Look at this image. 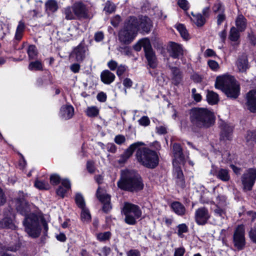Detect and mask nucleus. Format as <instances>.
<instances>
[{
    "label": "nucleus",
    "instance_id": "obj_1",
    "mask_svg": "<svg viewBox=\"0 0 256 256\" xmlns=\"http://www.w3.org/2000/svg\"><path fill=\"white\" fill-rule=\"evenodd\" d=\"M190 120L194 132L197 129L208 128L215 122L213 112L206 108H194L190 112Z\"/></svg>",
    "mask_w": 256,
    "mask_h": 256
},
{
    "label": "nucleus",
    "instance_id": "obj_2",
    "mask_svg": "<svg viewBox=\"0 0 256 256\" xmlns=\"http://www.w3.org/2000/svg\"><path fill=\"white\" fill-rule=\"evenodd\" d=\"M117 184L120 189L130 192L142 190L144 186L142 178L134 170H122L121 177Z\"/></svg>",
    "mask_w": 256,
    "mask_h": 256
},
{
    "label": "nucleus",
    "instance_id": "obj_3",
    "mask_svg": "<svg viewBox=\"0 0 256 256\" xmlns=\"http://www.w3.org/2000/svg\"><path fill=\"white\" fill-rule=\"evenodd\" d=\"M215 87L222 90L228 97L236 98L240 94V86L234 76L224 75L217 77Z\"/></svg>",
    "mask_w": 256,
    "mask_h": 256
},
{
    "label": "nucleus",
    "instance_id": "obj_4",
    "mask_svg": "<svg viewBox=\"0 0 256 256\" xmlns=\"http://www.w3.org/2000/svg\"><path fill=\"white\" fill-rule=\"evenodd\" d=\"M138 26L136 18L130 16L127 19L118 34V40L122 44L127 45L133 42L138 34Z\"/></svg>",
    "mask_w": 256,
    "mask_h": 256
},
{
    "label": "nucleus",
    "instance_id": "obj_5",
    "mask_svg": "<svg viewBox=\"0 0 256 256\" xmlns=\"http://www.w3.org/2000/svg\"><path fill=\"white\" fill-rule=\"evenodd\" d=\"M136 149V156L138 162L148 168H154L158 164V157L155 151L145 147Z\"/></svg>",
    "mask_w": 256,
    "mask_h": 256
},
{
    "label": "nucleus",
    "instance_id": "obj_6",
    "mask_svg": "<svg viewBox=\"0 0 256 256\" xmlns=\"http://www.w3.org/2000/svg\"><path fill=\"white\" fill-rule=\"evenodd\" d=\"M122 212L125 216L124 222L130 225L135 224L136 220L140 218L142 214L138 205L128 202H124Z\"/></svg>",
    "mask_w": 256,
    "mask_h": 256
},
{
    "label": "nucleus",
    "instance_id": "obj_7",
    "mask_svg": "<svg viewBox=\"0 0 256 256\" xmlns=\"http://www.w3.org/2000/svg\"><path fill=\"white\" fill-rule=\"evenodd\" d=\"M25 230L28 235L33 238L40 236L41 226L38 216L34 214L26 216L23 222Z\"/></svg>",
    "mask_w": 256,
    "mask_h": 256
},
{
    "label": "nucleus",
    "instance_id": "obj_8",
    "mask_svg": "<svg viewBox=\"0 0 256 256\" xmlns=\"http://www.w3.org/2000/svg\"><path fill=\"white\" fill-rule=\"evenodd\" d=\"M256 180V168H249L241 178V181L244 191L250 190Z\"/></svg>",
    "mask_w": 256,
    "mask_h": 256
},
{
    "label": "nucleus",
    "instance_id": "obj_9",
    "mask_svg": "<svg viewBox=\"0 0 256 256\" xmlns=\"http://www.w3.org/2000/svg\"><path fill=\"white\" fill-rule=\"evenodd\" d=\"M233 240L234 246L238 250H242L246 244L244 238V228L243 225H239L236 229L234 236Z\"/></svg>",
    "mask_w": 256,
    "mask_h": 256
},
{
    "label": "nucleus",
    "instance_id": "obj_10",
    "mask_svg": "<svg viewBox=\"0 0 256 256\" xmlns=\"http://www.w3.org/2000/svg\"><path fill=\"white\" fill-rule=\"evenodd\" d=\"M96 196L99 200L103 204L102 210L105 212H108L112 208L110 205V196L107 194L106 190L98 187L96 192Z\"/></svg>",
    "mask_w": 256,
    "mask_h": 256
},
{
    "label": "nucleus",
    "instance_id": "obj_11",
    "mask_svg": "<svg viewBox=\"0 0 256 256\" xmlns=\"http://www.w3.org/2000/svg\"><path fill=\"white\" fill-rule=\"evenodd\" d=\"M210 218V214L208 210L202 207L197 209L194 214V218L196 223L198 225H204L207 223Z\"/></svg>",
    "mask_w": 256,
    "mask_h": 256
},
{
    "label": "nucleus",
    "instance_id": "obj_12",
    "mask_svg": "<svg viewBox=\"0 0 256 256\" xmlns=\"http://www.w3.org/2000/svg\"><path fill=\"white\" fill-rule=\"evenodd\" d=\"M18 194L19 198L16 200V208L22 214L26 216L30 211L28 203L24 198V195L23 192H19Z\"/></svg>",
    "mask_w": 256,
    "mask_h": 256
},
{
    "label": "nucleus",
    "instance_id": "obj_13",
    "mask_svg": "<svg viewBox=\"0 0 256 256\" xmlns=\"http://www.w3.org/2000/svg\"><path fill=\"white\" fill-rule=\"evenodd\" d=\"M145 144L142 142H138L130 145V146L124 151V154L120 155L118 160L119 163H124L132 154L134 150L140 146H144Z\"/></svg>",
    "mask_w": 256,
    "mask_h": 256
},
{
    "label": "nucleus",
    "instance_id": "obj_14",
    "mask_svg": "<svg viewBox=\"0 0 256 256\" xmlns=\"http://www.w3.org/2000/svg\"><path fill=\"white\" fill-rule=\"evenodd\" d=\"M172 152L174 157L173 165L175 166L177 163L184 164L185 161V157L182 152V148L179 144L176 143L174 144Z\"/></svg>",
    "mask_w": 256,
    "mask_h": 256
},
{
    "label": "nucleus",
    "instance_id": "obj_15",
    "mask_svg": "<svg viewBox=\"0 0 256 256\" xmlns=\"http://www.w3.org/2000/svg\"><path fill=\"white\" fill-rule=\"evenodd\" d=\"M72 6L76 18H86L88 17V9L84 4L80 2H76Z\"/></svg>",
    "mask_w": 256,
    "mask_h": 256
},
{
    "label": "nucleus",
    "instance_id": "obj_16",
    "mask_svg": "<svg viewBox=\"0 0 256 256\" xmlns=\"http://www.w3.org/2000/svg\"><path fill=\"white\" fill-rule=\"evenodd\" d=\"M147 50L145 52V56L148 62L149 66L154 68L157 66V60L154 50L152 49L151 44L148 42H146V46Z\"/></svg>",
    "mask_w": 256,
    "mask_h": 256
},
{
    "label": "nucleus",
    "instance_id": "obj_17",
    "mask_svg": "<svg viewBox=\"0 0 256 256\" xmlns=\"http://www.w3.org/2000/svg\"><path fill=\"white\" fill-rule=\"evenodd\" d=\"M211 173L218 179L227 182L230 180V176L228 170L224 168H217L211 171Z\"/></svg>",
    "mask_w": 256,
    "mask_h": 256
},
{
    "label": "nucleus",
    "instance_id": "obj_18",
    "mask_svg": "<svg viewBox=\"0 0 256 256\" xmlns=\"http://www.w3.org/2000/svg\"><path fill=\"white\" fill-rule=\"evenodd\" d=\"M138 26H137V32L138 30H142V32H150L152 22L146 16H142L139 18H136Z\"/></svg>",
    "mask_w": 256,
    "mask_h": 256
},
{
    "label": "nucleus",
    "instance_id": "obj_19",
    "mask_svg": "<svg viewBox=\"0 0 256 256\" xmlns=\"http://www.w3.org/2000/svg\"><path fill=\"white\" fill-rule=\"evenodd\" d=\"M86 55V48L81 44L76 46L72 53V56L79 62L83 61Z\"/></svg>",
    "mask_w": 256,
    "mask_h": 256
},
{
    "label": "nucleus",
    "instance_id": "obj_20",
    "mask_svg": "<svg viewBox=\"0 0 256 256\" xmlns=\"http://www.w3.org/2000/svg\"><path fill=\"white\" fill-rule=\"evenodd\" d=\"M74 114V108L70 105L62 106L60 110V116L64 120H68L72 117Z\"/></svg>",
    "mask_w": 256,
    "mask_h": 256
},
{
    "label": "nucleus",
    "instance_id": "obj_21",
    "mask_svg": "<svg viewBox=\"0 0 256 256\" xmlns=\"http://www.w3.org/2000/svg\"><path fill=\"white\" fill-rule=\"evenodd\" d=\"M246 105L248 108L252 112H256V90H252L248 94Z\"/></svg>",
    "mask_w": 256,
    "mask_h": 256
},
{
    "label": "nucleus",
    "instance_id": "obj_22",
    "mask_svg": "<svg viewBox=\"0 0 256 256\" xmlns=\"http://www.w3.org/2000/svg\"><path fill=\"white\" fill-rule=\"evenodd\" d=\"M170 56L174 58H178L183 55L182 46L175 42H171L170 45Z\"/></svg>",
    "mask_w": 256,
    "mask_h": 256
},
{
    "label": "nucleus",
    "instance_id": "obj_23",
    "mask_svg": "<svg viewBox=\"0 0 256 256\" xmlns=\"http://www.w3.org/2000/svg\"><path fill=\"white\" fill-rule=\"evenodd\" d=\"M178 164L174 166V175L176 178L177 184L180 187H184L185 184L184 179V175L181 168L178 166Z\"/></svg>",
    "mask_w": 256,
    "mask_h": 256
},
{
    "label": "nucleus",
    "instance_id": "obj_24",
    "mask_svg": "<svg viewBox=\"0 0 256 256\" xmlns=\"http://www.w3.org/2000/svg\"><path fill=\"white\" fill-rule=\"evenodd\" d=\"M115 78V75L109 70H104L101 72L100 79L104 84H110L114 80Z\"/></svg>",
    "mask_w": 256,
    "mask_h": 256
},
{
    "label": "nucleus",
    "instance_id": "obj_25",
    "mask_svg": "<svg viewBox=\"0 0 256 256\" xmlns=\"http://www.w3.org/2000/svg\"><path fill=\"white\" fill-rule=\"evenodd\" d=\"M237 68L240 72H244L248 68V62L246 56L240 57L236 62Z\"/></svg>",
    "mask_w": 256,
    "mask_h": 256
},
{
    "label": "nucleus",
    "instance_id": "obj_26",
    "mask_svg": "<svg viewBox=\"0 0 256 256\" xmlns=\"http://www.w3.org/2000/svg\"><path fill=\"white\" fill-rule=\"evenodd\" d=\"M236 28L240 32H243L246 27V20L242 15H238L235 21Z\"/></svg>",
    "mask_w": 256,
    "mask_h": 256
},
{
    "label": "nucleus",
    "instance_id": "obj_27",
    "mask_svg": "<svg viewBox=\"0 0 256 256\" xmlns=\"http://www.w3.org/2000/svg\"><path fill=\"white\" fill-rule=\"evenodd\" d=\"M171 208L173 211L179 216H183L186 212V208L183 204L178 202H174L171 204Z\"/></svg>",
    "mask_w": 256,
    "mask_h": 256
},
{
    "label": "nucleus",
    "instance_id": "obj_28",
    "mask_svg": "<svg viewBox=\"0 0 256 256\" xmlns=\"http://www.w3.org/2000/svg\"><path fill=\"white\" fill-rule=\"evenodd\" d=\"M62 12L64 18L67 20H73L76 19L75 13L74 12L73 6H68L64 8Z\"/></svg>",
    "mask_w": 256,
    "mask_h": 256
},
{
    "label": "nucleus",
    "instance_id": "obj_29",
    "mask_svg": "<svg viewBox=\"0 0 256 256\" xmlns=\"http://www.w3.org/2000/svg\"><path fill=\"white\" fill-rule=\"evenodd\" d=\"M172 74V80L175 84H179L182 80V76L180 70L176 67L170 68Z\"/></svg>",
    "mask_w": 256,
    "mask_h": 256
},
{
    "label": "nucleus",
    "instance_id": "obj_30",
    "mask_svg": "<svg viewBox=\"0 0 256 256\" xmlns=\"http://www.w3.org/2000/svg\"><path fill=\"white\" fill-rule=\"evenodd\" d=\"M206 100L208 104L213 105L218 103V94L212 90H208Z\"/></svg>",
    "mask_w": 256,
    "mask_h": 256
},
{
    "label": "nucleus",
    "instance_id": "obj_31",
    "mask_svg": "<svg viewBox=\"0 0 256 256\" xmlns=\"http://www.w3.org/2000/svg\"><path fill=\"white\" fill-rule=\"evenodd\" d=\"M240 32L236 27H232L229 33V39L232 42L238 41L240 37Z\"/></svg>",
    "mask_w": 256,
    "mask_h": 256
},
{
    "label": "nucleus",
    "instance_id": "obj_32",
    "mask_svg": "<svg viewBox=\"0 0 256 256\" xmlns=\"http://www.w3.org/2000/svg\"><path fill=\"white\" fill-rule=\"evenodd\" d=\"M25 28V24L24 23L20 21L18 22V24L16 28V34H15V38L18 40H21L23 32Z\"/></svg>",
    "mask_w": 256,
    "mask_h": 256
},
{
    "label": "nucleus",
    "instance_id": "obj_33",
    "mask_svg": "<svg viewBox=\"0 0 256 256\" xmlns=\"http://www.w3.org/2000/svg\"><path fill=\"white\" fill-rule=\"evenodd\" d=\"M192 20L198 26H202L206 22V18L200 14H193Z\"/></svg>",
    "mask_w": 256,
    "mask_h": 256
},
{
    "label": "nucleus",
    "instance_id": "obj_34",
    "mask_svg": "<svg viewBox=\"0 0 256 256\" xmlns=\"http://www.w3.org/2000/svg\"><path fill=\"white\" fill-rule=\"evenodd\" d=\"M148 42L149 44H151L148 38H144L140 40L134 46V48L137 52L141 50L142 47L144 48V52L147 50L146 46V42Z\"/></svg>",
    "mask_w": 256,
    "mask_h": 256
},
{
    "label": "nucleus",
    "instance_id": "obj_35",
    "mask_svg": "<svg viewBox=\"0 0 256 256\" xmlns=\"http://www.w3.org/2000/svg\"><path fill=\"white\" fill-rule=\"evenodd\" d=\"M100 110L96 106H88L86 110V114L89 117H96L99 114Z\"/></svg>",
    "mask_w": 256,
    "mask_h": 256
},
{
    "label": "nucleus",
    "instance_id": "obj_36",
    "mask_svg": "<svg viewBox=\"0 0 256 256\" xmlns=\"http://www.w3.org/2000/svg\"><path fill=\"white\" fill-rule=\"evenodd\" d=\"M46 10L52 12H55L58 9L57 2L55 0H48L45 4Z\"/></svg>",
    "mask_w": 256,
    "mask_h": 256
},
{
    "label": "nucleus",
    "instance_id": "obj_37",
    "mask_svg": "<svg viewBox=\"0 0 256 256\" xmlns=\"http://www.w3.org/2000/svg\"><path fill=\"white\" fill-rule=\"evenodd\" d=\"M176 28L184 40H188L189 38L188 33L184 24H180L176 25Z\"/></svg>",
    "mask_w": 256,
    "mask_h": 256
},
{
    "label": "nucleus",
    "instance_id": "obj_38",
    "mask_svg": "<svg viewBox=\"0 0 256 256\" xmlns=\"http://www.w3.org/2000/svg\"><path fill=\"white\" fill-rule=\"evenodd\" d=\"M75 201L78 206L80 209L86 208V202L84 196L81 194L78 193L76 195Z\"/></svg>",
    "mask_w": 256,
    "mask_h": 256
},
{
    "label": "nucleus",
    "instance_id": "obj_39",
    "mask_svg": "<svg viewBox=\"0 0 256 256\" xmlns=\"http://www.w3.org/2000/svg\"><path fill=\"white\" fill-rule=\"evenodd\" d=\"M27 52L30 60H34L36 58L38 51L36 47L34 45L30 46L28 48Z\"/></svg>",
    "mask_w": 256,
    "mask_h": 256
},
{
    "label": "nucleus",
    "instance_id": "obj_40",
    "mask_svg": "<svg viewBox=\"0 0 256 256\" xmlns=\"http://www.w3.org/2000/svg\"><path fill=\"white\" fill-rule=\"evenodd\" d=\"M81 218L84 222H89L91 220V215L90 211L86 208L82 209Z\"/></svg>",
    "mask_w": 256,
    "mask_h": 256
},
{
    "label": "nucleus",
    "instance_id": "obj_41",
    "mask_svg": "<svg viewBox=\"0 0 256 256\" xmlns=\"http://www.w3.org/2000/svg\"><path fill=\"white\" fill-rule=\"evenodd\" d=\"M42 63L38 60L30 62L28 66V69L30 70H42Z\"/></svg>",
    "mask_w": 256,
    "mask_h": 256
},
{
    "label": "nucleus",
    "instance_id": "obj_42",
    "mask_svg": "<svg viewBox=\"0 0 256 256\" xmlns=\"http://www.w3.org/2000/svg\"><path fill=\"white\" fill-rule=\"evenodd\" d=\"M35 186L39 190H48L50 185L44 181L36 180L34 183Z\"/></svg>",
    "mask_w": 256,
    "mask_h": 256
},
{
    "label": "nucleus",
    "instance_id": "obj_43",
    "mask_svg": "<svg viewBox=\"0 0 256 256\" xmlns=\"http://www.w3.org/2000/svg\"><path fill=\"white\" fill-rule=\"evenodd\" d=\"M178 234L180 237H182L183 233H186L188 231V227L185 224H180L178 226Z\"/></svg>",
    "mask_w": 256,
    "mask_h": 256
},
{
    "label": "nucleus",
    "instance_id": "obj_44",
    "mask_svg": "<svg viewBox=\"0 0 256 256\" xmlns=\"http://www.w3.org/2000/svg\"><path fill=\"white\" fill-rule=\"evenodd\" d=\"M110 232H104L99 233L97 234V238L100 241H104L110 238Z\"/></svg>",
    "mask_w": 256,
    "mask_h": 256
},
{
    "label": "nucleus",
    "instance_id": "obj_45",
    "mask_svg": "<svg viewBox=\"0 0 256 256\" xmlns=\"http://www.w3.org/2000/svg\"><path fill=\"white\" fill-rule=\"evenodd\" d=\"M216 206L224 207L226 206V198L224 196H218L216 200Z\"/></svg>",
    "mask_w": 256,
    "mask_h": 256
},
{
    "label": "nucleus",
    "instance_id": "obj_46",
    "mask_svg": "<svg viewBox=\"0 0 256 256\" xmlns=\"http://www.w3.org/2000/svg\"><path fill=\"white\" fill-rule=\"evenodd\" d=\"M208 64L210 68L214 71H217L220 68L218 64L215 60H208Z\"/></svg>",
    "mask_w": 256,
    "mask_h": 256
},
{
    "label": "nucleus",
    "instance_id": "obj_47",
    "mask_svg": "<svg viewBox=\"0 0 256 256\" xmlns=\"http://www.w3.org/2000/svg\"><path fill=\"white\" fill-rule=\"evenodd\" d=\"M60 180V176L57 174H52L50 176V182L52 185H58Z\"/></svg>",
    "mask_w": 256,
    "mask_h": 256
},
{
    "label": "nucleus",
    "instance_id": "obj_48",
    "mask_svg": "<svg viewBox=\"0 0 256 256\" xmlns=\"http://www.w3.org/2000/svg\"><path fill=\"white\" fill-rule=\"evenodd\" d=\"M115 10V6L113 4L108 2L106 4V6L104 8V10L108 13L110 14L114 12Z\"/></svg>",
    "mask_w": 256,
    "mask_h": 256
},
{
    "label": "nucleus",
    "instance_id": "obj_49",
    "mask_svg": "<svg viewBox=\"0 0 256 256\" xmlns=\"http://www.w3.org/2000/svg\"><path fill=\"white\" fill-rule=\"evenodd\" d=\"M138 122L140 125L144 126H148L150 124V120L147 116H143Z\"/></svg>",
    "mask_w": 256,
    "mask_h": 256
},
{
    "label": "nucleus",
    "instance_id": "obj_50",
    "mask_svg": "<svg viewBox=\"0 0 256 256\" xmlns=\"http://www.w3.org/2000/svg\"><path fill=\"white\" fill-rule=\"evenodd\" d=\"M216 208L214 210L216 214L224 218L225 215V212L224 207L216 205Z\"/></svg>",
    "mask_w": 256,
    "mask_h": 256
},
{
    "label": "nucleus",
    "instance_id": "obj_51",
    "mask_svg": "<svg viewBox=\"0 0 256 256\" xmlns=\"http://www.w3.org/2000/svg\"><path fill=\"white\" fill-rule=\"evenodd\" d=\"M247 142L254 141L256 140V132H248L246 137Z\"/></svg>",
    "mask_w": 256,
    "mask_h": 256
},
{
    "label": "nucleus",
    "instance_id": "obj_52",
    "mask_svg": "<svg viewBox=\"0 0 256 256\" xmlns=\"http://www.w3.org/2000/svg\"><path fill=\"white\" fill-rule=\"evenodd\" d=\"M212 10L214 12H223L224 10L222 4L220 2H218L216 3H215L212 8Z\"/></svg>",
    "mask_w": 256,
    "mask_h": 256
},
{
    "label": "nucleus",
    "instance_id": "obj_53",
    "mask_svg": "<svg viewBox=\"0 0 256 256\" xmlns=\"http://www.w3.org/2000/svg\"><path fill=\"white\" fill-rule=\"evenodd\" d=\"M127 67L125 65L120 64L117 68L116 74L120 77L126 71Z\"/></svg>",
    "mask_w": 256,
    "mask_h": 256
},
{
    "label": "nucleus",
    "instance_id": "obj_54",
    "mask_svg": "<svg viewBox=\"0 0 256 256\" xmlns=\"http://www.w3.org/2000/svg\"><path fill=\"white\" fill-rule=\"evenodd\" d=\"M6 202V196L2 188H0V207L4 206Z\"/></svg>",
    "mask_w": 256,
    "mask_h": 256
},
{
    "label": "nucleus",
    "instance_id": "obj_55",
    "mask_svg": "<svg viewBox=\"0 0 256 256\" xmlns=\"http://www.w3.org/2000/svg\"><path fill=\"white\" fill-rule=\"evenodd\" d=\"M68 190V189L60 186L56 190V193L59 196L64 198Z\"/></svg>",
    "mask_w": 256,
    "mask_h": 256
},
{
    "label": "nucleus",
    "instance_id": "obj_56",
    "mask_svg": "<svg viewBox=\"0 0 256 256\" xmlns=\"http://www.w3.org/2000/svg\"><path fill=\"white\" fill-rule=\"evenodd\" d=\"M178 4L180 8L184 10H187L189 8L188 2L186 0H178Z\"/></svg>",
    "mask_w": 256,
    "mask_h": 256
},
{
    "label": "nucleus",
    "instance_id": "obj_57",
    "mask_svg": "<svg viewBox=\"0 0 256 256\" xmlns=\"http://www.w3.org/2000/svg\"><path fill=\"white\" fill-rule=\"evenodd\" d=\"M108 68L112 71H114L118 66V62L114 60H110L108 63Z\"/></svg>",
    "mask_w": 256,
    "mask_h": 256
},
{
    "label": "nucleus",
    "instance_id": "obj_58",
    "mask_svg": "<svg viewBox=\"0 0 256 256\" xmlns=\"http://www.w3.org/2000/svg\"><path fill=\"white\" fill-rule=\"evenodd\" d=\"M192 96L196 101L198 102L201 100L202 96L200 94L196 92V90L195 88L192 90Z\"/></svg>",
    "mask_w": 256,
    "mask_h": 256
},
{
    "label": "nucleus",
    "instance_id": "obj_59",
    "mask_svg": "<svg viewBox=\"0 0 256 256\" xmlns=\"http://www.w3.org/2000/svg\"><path fill=\"white\" fill-rule=\"evenodd\" d=\"M110 248L106 246L101 249L100 253L99 254V255L102 256H108L110 254Z\"/></svg>",
    "mask_w": 256,
    "mask_h": 256
},
{
    "label": "nucleus",
    "instance_id": "obj_60",
    "mask_svg": "<svg viewBox=\"0 0 256 256\" xmlns=\"http://www.w3.org/2000/svg\"><path fill=\"white\" fill-rule=\"evenodd\" d=\"M127 256H140V252L138 250L132 249L126 252Z\"/></svg>",
    "mask_w": 256,
    "mask_h": 256
},
{
    "label": "nucleus",
    "instance_id": "obj_61",
    "mask_svg": "<svg viewBox=\"0 0 256 256\" xmlns=\"http://www.w3.org/2000/svg\"><path fill=\"white\" fill-rule=\"evenodd\" d=\"M185 251L184 247L176 248L174 250V256H183Z\"/></svg>",
    "mask_w": 256,
    "mask_h": 256
},
{
    "label": "nucleus",
    "instance_id": "obj_62",
    "mask_svg": "<svg viewBox=\"0 0 256 256\" xmlns=\"http://www.w3.org/2000/svg\"><path fill=\"white\" fill-rule=\"evenodd\" d=\"M120 21V17L119 16H116L111 20V24L114 26L116 27L118 26Z\"/></svg>",
    "mask_w": 256,
    "mask_h": 256
},
{
    "label": "nucleus",
    "instance_id": "obj_63",
    "mask_svg": "<svg viewBox=\"0 0 256 256\" xmlns=\"http://www.w3.org/2000/svg\"><path fill=\"white\" fill-rule=\"evenodd\" d=\"M126 140L125 137L122 135H118L114 138V142L118 144H123Z\"/></svg>",
    "mask_w": 256,
    "mask_h": 256
},
{
    "label": "nucleus",
    "instance_id": "obj_64",
    "mask_svg": "<svg viewBox=\"0 0 256 256\" xmlns=\"http://www.w3.org/2000/svg\"><path fill=\"white\" fill-rule=\"evenodd\" d=\"M94 38L96 42H101L104 38V33L102 32H98L95 34Z\"/></svg>",
    "mask_w": 256,
    "mask_h": 256
}]
</instances>
